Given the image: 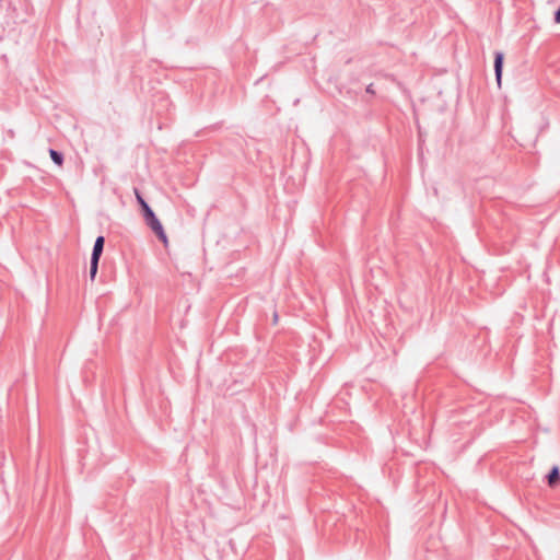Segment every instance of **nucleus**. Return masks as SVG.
Returning a JSON list of instances; mask_svg holds the SVG:
<instances>
[{"label": "nucleus", "mask_w": 560, "mask_h": 560, "mask_svg": "<svg viewBox=\"0 0 560 560\" xmlns=\"http://www.w3.org/2000/svg\"><path fill=\"white\" fill-rule=\"evenodd\" d=\"M49 155H50L51 160H52V161H54L58 166H61V165H62V163H63V158H62V155H61L59 152H57V151H55V150L50 149V150H49Z\"/></svg>", "instance_id": "423d86ee"}, {"label": "nucleus", "mask_w": 560, "mask_h": 560, "mask_svg": "<svg viewBox=\"0 0 560 560\" xmlns=\"http://www.w3.org/2000/svg\"><path fill=\"white\" fill-rule=\"evenodd\" d=\"M560 483V471H559V467L555 466L550 474L548 475V485L550 487H556L557 485Z\"/></svg>", "instance_id": "7ed1b4c3"}, {"label": "nucleus", "mask_w": 560, "mask_h": 560, "mask_svg": "<svg viewBox=\"0 0 560 560\" xmlns=\"http://www.w3.org/2000/svg\"><path fill=\"white\" fill-rule=\"evenodd\" d=\"M555 21H556V23L560 24V7H559V10L555 14Z\"/></svg>", "instance_id": "6e6552de"}, {"label": "nucleus", "mask_w": 560, "mask_h": 560, "mask_svg": "<svg viewBox=\"0 0 560 560\" xmlns=\"http://www.w3.org/2000/svg\"><path fill=\"white\" fill-rule=\"evenodd\" d=\"M502 67H503V55L501 52H498L495 55L494 60V70H495V78L498 85H501V79H502Z\"/></svg>", "instance_id": "f03ea898"}, {"label": "nucleus", "mask_w": 560, "mask_h": 560, "mask_svg": "<svg viewBox=\"0 0 560 560\" xmlns=\"http://www.w3.org/2000/svg\"><path fill=\"white\" fill-rule=\"evenodd\" d=\"M103 247H104V237L103 236H98L95 240L92 257L93 258H100L101 255H102V252H103Z\"/></svg>", "instance_id": "39448f33"}, {"label": "nucleus", "mask_w": 560, "mask_h": 560, "mask_svg": "<svg viewBox=\"0 0 560 560\" xmlns=\"http://www.w3.org/2000/svg\"><path fill=\"white\" fill-rule=\"evenodd\" d=\"M136 194V198L139 202V205L141 206L142 210H143V214H144V218H148L150 217L151 214H153L154 212L152 211V209L149 207V205L144 201V199L141 197V195L139 194L138 190L135 191Z\"/></svg>", "instance_id": "20e7f679"}, {"label": "nucleus", "mask_w": 560, "mask_h": 560, "mask_svg": "<svg viewBox=\"0 0 560 560\" xmlns=\"http://www.w3.org/2000/svg\"><path fill=\"white\" fill-rule=\"evenodd\" d=\"M100 258H93L91 257V267H90V277L93 280L97 273V266H98Z\"/></svg>", "instance_id": "0eeeda50"}, {"label": "nucleus", "mask_w": 560, "mask_h": 560, "mask_svg": "<svg viewBox=\"0 0 560 560\" xmlns=\"http://www.w3.org/2000/svg\"><path fill=\"white\" fill-rule=\"evenodd\" d=\"M145 221L148 225L152 229V231L155 233V235L163 243V245L165 247L168 246L167 235L163 229V225L161 224L160 220L155 217V214L153 213L150 217L145 218Z\"/></svg>", "instance_id": "f257e3e1"}]
</instances>
